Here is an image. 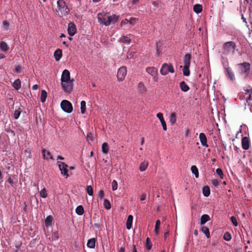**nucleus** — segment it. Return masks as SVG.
I'll use <instances>...</instances> for the list:
<instances>
[{"label": "nucleus", "instance_id": "ea45409f", "mask_svg": "<svg viewBox=\"0 0 252 252\" xmlns=\"http://www.w3.org/2000/svg\"><path fill=\"white\" fill-rule=\"evenodd\" d=\"M160 225V221L159 220H157L156 222L155 228V232L156 235H158V230L159 229Z\"/></svg>", "mask_w": 252, "mask_h": 252}, {"label": "nucleus", "instance_id": "a19ab883", "mask_svg": "<svg viewBox=\"0 0 252 252\" xmlns=\"http://www.w3.org/2000/svg\"><path fill=\"white\" fill-rule=\"evenodd\" d=\"M104 208L107 210H109L111 208L110 202L107 199H105L104 200Z\"/></svg>", "mask_w": 252, "mask_h": 252}, {"label": "nucleus", "instance_id": "864d4df0", "mask_svg": "<svg viewBox=\"0 0 252 252\" xmlns=\"http://www.w3.org/2000/svg\"><path fill=\"white\" fill-rule=\"evenodd\" d=\"M104 197V192L102 190H99L98 193V197H99L100 199H102Z\"/></svg>", "mask_w": 252, "mask_h": 252}, {"label": "nucleus", "instance_id": "58836bf2", "mask_svg": "<svg viewBox=\"0 0 252 252\" xmlns=\"http://www.w3.org/2000/svg\"><path fill=\"white\" fill-rule=\"evenodd\" d=\"M120 41L123 42L126 44H129L130 42V38L126 36H123L120 38Z\"/></svg>", "mask_w": 252, "mask_h": 252}, {"label": "nucleus", "instance_id": "423d86ee", "mask_svg": "<svg viewBox=\"0 0 252 252\" xmlns=\"http://www.w3.org/2000/svg\"><path fill=\"white\" fill-rule=\"evenodd\" d=\"M73 80H70L65 81L64 82H61V85L63 90L66 93H70L73 89Z\"/></svg>", "mask_w": 252, "mask_h": 252}, {"label": "nucleus", "instance_id": "79ce46f5", "mask_svg": "<svg viewBox=\"0 0 252 252\" xmlns=\"http://www.w3.org/2000/svg\"><path fill=\"white\" fill-rule=\"evenodd\" d=\"M86 112V102L84 100L81 102V112L84 114Z\"/></svg>", "mask_w": 252, "mask_h": 252}, {"label": "nucleus", "instance_id": "b1692460", "mask_svg": "<svg viewBox=\"0 0 252 252\" xmlns=\"http://www.w3.org/2000/svg\"><path fill=\"white\" fill-rule=\"evenodd\" d=\"M95 238H92L89 239L88 241L87 246L89 248H94L95 247Z\"/></svg>", "mask_w": 252, "mask_h": 252}, {"label": "nucleus", "instance_id": "c756f323", "mask_svg": "<svg viewBox=\"0 0 252 252\" xmlns=\"http://www.w3.org/2000/svg\"><path fill=\"white\" fill-rule=\"evenodd\" d=\"M148 166V162L147 161H144L140 164L139 170L142 172L144 171L147 169Z\"/></svg>", "mask_w": 252, "mask_h": 252}, {"label": "nucleus", "instance_id": "052dcab7", "mask_svg": "<svg viewBox=\"0 0 252 252\" xmlns=\"http://www.w3.org/2000/svg\"><path fill=\"white\" fill-rule=\"evenodd\" d=\"M7 182H8L12 186H13L14 185V182L12 180V179H11V178L10 177H9L7 180Z\"/></svg>", "mask_w": 252, "mask_h": 252}, {"label": "nucleus", "instance_id": "c9c22d12", "mask_svg": "<svg viewBox=\"0 0 252 252\" xmlns=\"http://www.w3.org/2000/svg\"><path fill=\"white\" fill-rule=\"evenodd\" d=\"M47 93L45 90H42L41 92L40 100L42 102H44L47 98Z\"/></svg>", "mask_w": 252, "mask_h": 252}, {"label": "nucleus", "instance_id": "4468645a", "mask_svg": "<svg viewBox=\"0 0 252 252\" xmlns=\"http://www.w3.org/2000/svg\"><path fill=\"white\" fill-rule=\"evenodd\" d=\"M70 74L69 71L67 69H64L62 74L61 76V82H64L65 81L70 80Z\"/></svg>", "mask_w": 252, "mask_h": 252}, {"label": "nucleus", "instance_id": "a18cd8bd", "mask_svg": "<svg viewBox=\"0 0 252 252\" xmlns=\"http://www.w3.org/2000/svg\"><path fill=\"white\" fill-rule=\"evenodd\" d=\"M87 192L89 195H93L94 193L93 189L91 186H88L87 187Z\"/></svg>", "mask_w": 252, "mask_h": 252}, {"label": "nucleus", "instance_id": "f257e3e1", "mask_svg": "<svg viewBox=\"0 0 252 252\" xmlns=\"http://www.w3.org/2000/svg\"><path fill=\"white\" fill-rule=\"evenodd\" d=\"M119 16L114 14L110 16L107 13H99L97 14L98 22L106 26L115 24L118 20Z\"/></svg>", "mask_w": 252, "mask_h": 252}, {"label": "nucleus", "instance_id": "e433bc0d", "mask_svg": "<svg viewBox=\"0 0 252 252\" xmlns=\"http://www.w3.org/2000/svg\"><path fill=\"white\" fill-rule=\"evenodd\" d=\"M53 220V219L51 216H47L45 220V223L46 225L47 226L51 225Z\"/></svg>", "mask_w": 252, "mask_h": 252}, {"label": "nucleus", "instance_id": "a878e982", "mask_svg": "<svg viewBox=\"0 0 252 252\" xmlns=\"http://www.w3.org/2000/svg\"><path fill=\"white\" fill-rule=\"evenodd\" d=\"M193 11L197 14L201 13L202 11V6L200 4H196L193 6Z\"/></svg>", "mask_w": 252, "mask_h": 252}, {"label": "nucleus", "instance_id": "bf43d9fd", "mask_svg": "<svg viewBox=\"0 0 252 252\" xmlns=\"http://www.w3.org/2000/svg\"><path fill=\"white\" fill-rule=\"evenodd\" d=\"M159 44H160V42H156V46H157V52L158 54H159V48H160V45Z\"/></svg>", "mask_w": 252, "mask_h": 252}, {"label": "nucleus", "instance_id": "de8ad7c7", "mask_svg": "<svg viewBox=\"0 0 252 252\" xmlns=\"http://www.w3.org/2000/svg\"><path fill=\"white\" fill-rule=\"evenodd\" d=\"M152 244H151V240H150V239L149 238H147L146 239V246H147V249L148 250H150L152 248Z\"/></svg>", "mask_w": 252, "mask_h": 252}, {"label": "nucleus", "instance_id": "473e14b6", "mask_svg": "<svg viewBox=\"0 0 252 252\" xmlns=\"http://www.w3.org/2000/svg\"><path fill=\"white\" fill-rule=\"evenodd\" d=\"M191 171L192 173L194 174L195 177L197 178L199 177L198 170L195 165H192L191 167Z\"/></svg>", "mask_w": 252, "mask_h": 252}, {"label": "nucleus", "instance_id": "e2e57ef3", "mask_svg": "<svg viewBox=\"0 0 252 252\" xmlns=\"http://www.w3.org/2000/svg\"><path fill=\"white\" fill-rule=\"evenodd\" d=\"M38 86L37 85L35 84L32 86V89L33 90H36L38 89Z\"/></svg>", "mask_w": 252, "mask_h": 252}, {"label": "nucleus", "instance_id": "f03ea898", "mask_svg": "<svg viewBox=\"0 0 252 252\" xmlns=\"http://www.w3.org/2000/svg\"><path fill=\"white\" fill-rule=\"evenodd\" d=\"M237 70L239 74L246 79L250 77L251 75V64L248 62L237 64Z\"/></svg>", "mask_w": 252, "mask_h": 252}, {"label": "nucleus", "instance_id": "20e7f679", "mask_svg": "<svg viewBox=\"0 0 252 252\" xmlns=\"http://www.w3.org/2000/svg\"><path fill=\"white\" fill-rule=\"evenodd\" d=\"M236 47V43L233 41H228L224 43L222 45L223 54L226 55L230 53L234 54L236 51H238Z\"/></svg>", "mask_w": 252, "mask_h": 252}, {"label": "nucleus", "instance_id": "412c9836", "mask_svg": "<svg viewBox=\"0 0 252 252\" xmlns=\"http://www.w3.org/2000/svg\"><path fill=\"white\" fill-rule=\"evenodd\" d=\"M245 95H248L246 97V101L247 103H249V101L252 100V89L246 90Z\"/></svg>", "mask_w": 252, "mask_h": 252}, {"label": "nucleus", "instance_id": "ddd939ff", "mask_svg": "<svg viewBox=\"0 0 252 252\" xmlns=\"http://www.w3.org/2000/svg\"><path fill=\"white\" fill-rule=\"evenodd\" d=\"M225 72L226 76L231 81H234L235 80L234 73L230 67H226Z\"/></svg>", "mask_w": 252, "mask_h": 252}, {"label": "nucleus", "instance_id": "338daca9", "mask_svg": "<svg viewBox=\"0 0 252 252\" xmlns=\"http://www.w3.org/2000/svg\"><path fill=\"white\" fill-rule=\"evenodd\" d=\"M25 153H26V155L27 157H28L30 158V157H31V156L30 152H29V151H25Z\"/></svg>", "mask_w": 252, "mask_h": 252}, {"label": "nucleus", "instance_id": "f704fd0d", "mask_svg": "<svg viewBox=\"0 0 252 252\" xmlns=\"http://www.w3.org/2000/svg\"><path fill=\"white\" fill-rule=\"evenodd\" d=\"M190 66L184 65L183 69V74L186 76H189L190 74L189 71Z\"/></svg>", "mask_w": 252, "mask_h": 252}, {"label": "nucleus", "instance_id": "7ed1b4c3", "mask_svg": "<svg viewBox=\"0 0 252 252\" xmlns=\"http://www.w3.org/2000/svg\"><path fill=\"white\" fill-rule=\"evenodd\" d=\"M56 11L58 12L60 17H63L67 15L70 11L65 2L63 0H59L57 1V9Z\"/></svg>", "mask_w": 252, "mask_h": 252}, {"label": "nucleus", "instance_id": "c03bdc74", "mask_svg": "<svg viewBox=\"0 0 252 252\" xmlns=\"http://www.w3.org/2000/svg\"><path fill=\"white\" fill-rule=\"evenodd\" d=\"M21 110H20V108H19L17 110H15L14 111L13 115L15 119H18L21 114Z\"/></svg>", "mask_w": 252, "mask_h": 252}, {"label": "nucleus", "instance_id": "680f3d73", "mask_svg": "<svg viewBox=\"0 0 252 252\" xmlns=\"http://www.w3.org/2000/svg\"><path fill=\"white\" fill-rule=\"evenodd\" d=\"M146 198V194L145 193H143L140 196V200L141 201L145 200Z\"/></svg>", "mask_w": 252, "mask_h": 252}, {"label": "nucleus", "instance_id": "7c9ffc66", "mask_svg": "<svg viewBox=\"0 0 252 252\" xmlns=\"http://www.w3.org/2000/svg\"><path fill=\"white\" fill-rule=\"evenodd\" d=\"M138 88L140 93H144L146 91V87H145L144 83L142 82L139 83L138 85Z\"/></svg>", "mask_w": 252, "mask_h": 252}, {"label": "nucleus", "instance_id": "cd10ccee", "mask_svg": "<svg viewBox=\"0 0 252 252\" xmlns=\"http://www.w3.org/2000/svg\"><path fill=\"white\" fill-rule=\"evenodd\" d=\"M201 231L202 232L204 233L207 238H209L210 237V231L208 227L206 226H202L201 229Z\"/></svg>", "mask_w": 252, "mask_h": 252}, {"label": "nucleus", "instance_id": "c85d7f7f", "mask_svg": "<svg viewBox=\"0 0 252 252\" xmlns=\"http://www.w3.org/2000/svg\"><path fill=\"white\" fill-rule=\"evenodd\" d=\"M13 87L17 90L21 88V81L19 79H17L13 83Z\"/></svg>", "mask_w": 252, "mask_h": 252}, {"label": "nucleus", "instance_id": "dca6fc26", "mask_svg": "<svg viewBox=\"0 0 252 252\" xmlns=\"http://www.w3.org/2000/svg\"><path fill=\"white\" fill-rule=\"evenodd\" d=\"M157 117L160 120V121L161 122V124L162 125V126L163 130H165V131L166 130H167L166 124V122L164 121V119L163 118V114L160 113V112L158 113L157 114Z\"/></svg>", "mask_w": 252, "mask_h": 252}, {"label": "nucleus", "instance_id": "9d476101", "mask_svg": "<svg viewBox=\"0 0 252 252\" xmlns=\"http://www.w3.org/2000/svg\"><path fill=\"white\" fill-rule=\"evenodd\" d=\"M250 146V140L249 137L245 136L242 139V147L245 150L249 149Z\"/></svg>", "mask_w": 252, "mask_h": 252}, {"label": "nucleus", "instance_id": "4c0bfd02", "mask_svg": "<svg viewBox=\"0 0 252 252\" xmlns=\"http://www.w3.org/2000/svg\"><path fill=\"white\" fill-rule=\"evenodd\" d=\"M102 152L104 154H107L108 152V145L106 142H104L102 144Z\"/></svg>", "mask_w": 252, "mask_h": 252}, {"label": "nucleus", "instance_id": "2f4dec72", "mask_svg": "<svg viewBox=\"0 0 252 252\" xmlns=\"http://www.w3.org/2000/svg\"><path fill=\"white\" fill-rule=\"evenodd\" d=\"M203 194L206 197L209 196L210 194V189L208 186H205L203 187Z\"/></svg>", "mask_w": 252, "mask_h": 252}, {"label": "nucleus", "instance_id": "774afa93", "mask_svg": "<svg viewBox=\"0 0 252 252\" xmlns=\"http://www.w3.org/2000/svg\"><path fill=\"white\" fill-rule=\"evenodd\" d=\"M125 252V249L123 247H121L120 250H119V252Z\"/></svg>", "mask_w": 252, "mask_h": 252}, {"label": "nucleus", "instance_id": "2eb2a0df", "mask_svg": "<svg viewBox=\"0 0 252 252\" xmlns=\"http://www.w3.org/2000/svg\"><path fill=\"white\" fill-rule=\"evenodd\" d=\"M199 139L201 145L205 147H208L207 139L205 134L204 133H200L199 134Z\"/></svg>", "mask_w": 252, "mask_h": 252}, {"label": "nucleus", "instance_id": "f3484780", "mask_svg": "<svg viewBox=\"0 0 252 252\" xmlns=\"http://www.w3.org/2000/svg\"><path fill=\"white\" fill-rule=\"evenodd\" d=\"M191 56L190 54H186L183 59L184 65L190 66Z\"/></svg>", "mask_w": 252, "mask_h": 252}, {"label": "nucleus", "instance_id": "6e6d98bb", "mask_svg": "<svg viewBox=\"0 0 252 252\" xmlns=\"http://www.w3.org/2000/svg\"><path fill=\"white\" fill-rule=\"evenodd\" d=\"M212 184H213V185L214 186L217 187L219 185V182L218 180H217V179H213L212 180Z\"/></svg>", "mask_w": 252, "mask_h": 252}, {"label": "nucleus", "instance_id": "8fccbe9b", "mask_svg": "<svg viewBox=\"0 0 252 252\" xmlns=\"http://www.w3.org/2000/svg\"><path fill=\"white\" fill-rule=\"evenodd\" d=\"M112 187L113 190H115L117 189L118 184L116 180H113L112 182Z\"/></svg>", "mask_w": 252, "mask_h": 252}, {"label": "nucleus", "instance_id": "37998d69", "mask_svg": "<svg viewBox=\"0 0 252 252\" xmlns=\"http://www.w3.org/2000/svg\"><path fill=\"white\" fill-rule=\"evenodd\" d=\"M223 239L226 241H229L231 239V235L228 232H226L223 235Z\"/></svg>", "mask_w": 252, "mask_h": 252}, {"label": "nucleus", "instance_id": "69168bd1", "mask_svg": "<svg viewBox=\"0 0 252 252\" xmlns=\"http://www.w3.org/2000/svg\"><path fill=\"white\" fill-rule=\"evenodd\" d=\"M132 252H137V249H136V246L135 245H133Z\"/></svg>", "mask_w": 252, "mask_h": 252}, {"label": "nucleus", "instance_id": "a211bd4d", "mask_svg": "<svg viewBox=\"0 0 252 252\" xmlns=\"http://www.w3.org/2000/svg\"><path fill=\"white\" fill-rule=\"evenodd\" d=\"M42 154L43 158L44 159H51L52 160L54 159L51 156V153L49 151H47L45 149H43L42 150Z\"/></svg>", "mask_w": 252, "mask_h": 252}, {"label": "nucleus", "instance_id": "09e8293b", "mask_svg": "<svg viewBox=\"0 0 252 252\" xmlns=\"http://www.w3.org/2000/svg\"><path fill=\"white\" fill-rule=\"evenodd\" d=\"M216 173L221 179L223 178V174L222 170L220 168H217L216 169Z\"/></svg>", "mask_w": 252, "mask_h": 252}, {"label": "nucleus", "instance_id": "49530a36", "mask_svg": "<svg viewBox=\"0 0 252 252\" xmlns=\"http://www.w3.org/2000/svg\"><path fill=\"white\" fill-rule=\"evenodd\" d=\"M40 195L42 198H46L47 196V193L45 188H44L41 190Z\"/></svg>", "mask_w": 252, "mask_h": 252}, {"label": "nucleus", "instance_id": "f8f14e48", "mask_svg": "<svg viewBox=\"0 0 252 252\" xmlns=\"http://www.w3.org/2000/svg\"><path fill=\"white\" fill-rule=\"evenodd\" d=\"M67 167L68 165L64 163V162H61L59 164V167L60 168V171H61L62 174H63L64 175H66V177L68 176V175L67 174Z\"/></svg>", "mask_w": 252, "mask_h": 252}, {"label": "nucleus", "instance_id": "5701e85b", "mask_svg": "<svg viewBox=\"0 0 252 252\" xmlns=\"http://www.w3.org/2000/svg\"><path fill=\"white\" fill-rule=\"evenodd\" d=\"M132 220H133V216L132 215H129L127 217L126 220V228L127 229H130L132 227Z\"/></svg>", "mask_w": 252, "mask_h": 252}, {"label": "nucleus", "instance_id": "3c124183", "mask_svg": "<svg viewBox=\"0 0 252 252\" xmlns=\"http://www.w3.org/2000/svg\"><path fill=\"white\" fill-rule=\"evenodd\" d=\"M230 220L234 226H237L238 225L237 220L235 217L232 216L230 218Z\"/></svg>", "mask_w": 252, "mask_h": 252}, {"label": "nucleus", "instance_id": "9b49d317", "mask_svg": "<svg viewBox=\"0 0 252 252\" xmlns=\"http://www.w3.org/2000/svg\"><path fill=\"white\" fill-rule=\"evenodd\" d=\"M146 71L150 74L154 79L157 80V75L158 74L157 69L154 67H149L146 68Z\"/></svg>", "mask_w": 252, "mask_h": 252}, {"label": "nucleus", "instance_id": "5fc2aeb1", "mask_svg": "<svg viewBox=\"0 0 252 252\" xmlns=\"http://www.w3.org/2000/svg\"><path fill=\"white\" fill-rule=\"evenodd\" d=\"M21 69H22L21 66H20L19 65H17L15 68V71L17 73H19V72H20Z\"/></svg>", "mask_w": 252, "mask_h": 252}, {"label": "nucleus", "instance_id": "6ab92c4d", "mask_svg": "<svg viewBox=\"0 0 252 252\" xmlns=\"http://www.w3.org/2000/svg\"><path fill=\"white\" fill-rule=\"evenodd\" d=\"M180 87L181 90L184 92H187L189 90V86L185 83V81H182L180 82Z\"/></svg>", "mask_w": 252, "mask_h": 252}, {"label": "nucleus", "instance_id": "aec40b11", "mask_svg": "<svg viewBox=\"0 0 252 252\" xmlns=\"http://www.w3.org/2000/svg\"><path fill=\"white\" fill-rule=\"evenodd\" d=\"M55 59L57 61H59L62 57V51L61 49H58L54 52Z\"/></svg>", "mask_w": 252, "mask_h": 252}, {"label": "nucleus", "instance_id": "4be33fe9", "mask_svg": "<svg viewBox=\"0 0 252 252\" xmlns=\"http://www.w3.org/2000/svg\"><path fill=\"white\" fill-rule=\"evenodd\" d=\"M210 220V218L209 215L207 214L203 215L200 218V224L203 225L206 222Z\"/></svg>", "mask_w": 252, "mask_h": 252}, {"label": "nucleus", "instance_id": "1a4fd4ad", "mask_svg": "<svg viewBox=\"0 0 252 252\" xmlns=\"http://www.w3.org/2000/svg\"><path fill=\"white\" fill-rule=\"evenodd\" d=\"M67 32L70 36H73L76 33L77 29L75 25L73 23L70 22L68 24Z\"/></svg>", "mask_w": 252, "mask_h": 252}, {"label": "nucleus", "instance_id": "39448f33", "mask_svg": "<svg viewBox=\"0 0 252 252\" xmlns=\"http://www.w3.org/2000/svg\"><path fill=\"white\" fill-rule=\"evenodd\" d=\"M174 72L175 70L173 65L171 64H167L166 63H164L162 65L160 70V72L162 75H166L168 72L173 73Z\"/></svg>", "mask_w": 252, "mask_h": 252}, {"label": "nucleus", "instance_id": "6e6552de", "mask_svg": "<svg viewBox=\"0 0 252 252\" xmlns=\"http://www.w3.org/2000/svg\"><path fill=\"white\" fill-rule=\"evenodd\" d=\"M127 70L125 66L121 67L117 73V78L119 81H123L126 74Z\"/></svg>", "mask_w": 252, "mask_h": 252}, {"label": "nucleus", "instance_id": "393cba45", "mask_svg": "<svg viewBox=\"0 0 252 252\" xmlns=\"http://www.w3.org/2000/svg\"><path fill=\"white\" fill-rule=\"evenodd\" d=\"M0 49L2 51L7 52L9 50V47L5 42L1 41L0 42Z\"/></svg>", "mask_w": 252, "mask_h": 252}, {"label": "nucleus", "instance_id": "bb28decb", "mask_svg": "<svg viewBox=\"0 0 252 252\" xmlns=\"http://www.w3.org/2000/svg\"><path fill=\"white\" fill-rule=\"evenodd\" d=\"M76 213L79 215H82L84 213V208L82 205L78 206L75 209Z\"/></svg>", "mask_w": 252, "mask_h": 252}, {"label": "nucleus", "instance_id": "603ef678", "mask_svg": "<svg viewBox=\"0 0 252 252\" xmlns=\"http://www.w3.org/2000/svg\"><path fill=\"white\" fill-rule=\"evenodd\" d=\"M3 26L5 30H8L9 28V23L6 20H4L2 22Z\"/></svg>", "mask_w": 252, "mask_h": 252}, {"label": "nucleus", "instance_id": "72a5a7b5", "mask_svg": "<svg viewBox=\"0 0 252 252\" xmlns=\"http://www.w3.org/2000/svg\"><path fill=\"white\" fill-rule=\"evenodd\" d=\"M169 121L172 125H174L176 122V115L175 113H172L169 117Z\"/></svg>", "mask_w": 252, "mask_h": 252}, {"label": "nucleus", "instance_id": "13d9d810", "mask_svg": "<svg viewBox=\"0 0 252 252\" xmlns=\"http://www.w3.org/2000/svg\"><path fill=\"white\" fill-rule=\"evenodd\" d=\"M136 19L135 18H131L128 21L127 19H126V21L128 22H129L130 24H133L136 21Z\"/></svg>", "mask_w": 252, "mask_h": 252}, {"label": "nucleus", "instance_id": "0e129e2a", "mask_svg": "<svg viewBox=\"0 0 252 252\" xmlns=\"http://www.w3.org/2000/svg\"><path fill=\"white\" fill-rule=\"evenodd\" d=\"M168 236H169V232H166L164 233V237L165 239H166Z\"/></svg>", "mask_w": 252, "mask_h": 252}, {"label": "nucleus", "instance_id": "4d7b16f0", "mask_svg": "<svg viewBox=\"0 0 252 252\" xmlns=\"http://www.w3.org/2000/svg\"><path fill=\"white\" fill-rule=\"evenodd\" d=\"M87 139L88 141H89L90 140H91V141L93 140V134H92V133H88L87 136Z\"/></svg>", "mask_w": 252, "mask_h": 252}, {"label": "nucleus", "instance_id": "0eeeda50", "mask_svg": "<svg viewBox=\"0 0 252 252\" xmlns=\"http://www.w3.org/2000/svg\"><path fill=\"white\" fill-rule=\"evenodd\" d=\"M62 109L65 112L70 113L72 111L73 108L71 103L67 100H63L61 102Z\"/></svg>", "mask_w": 252, "mask_h": 252}]
</instances>
